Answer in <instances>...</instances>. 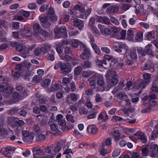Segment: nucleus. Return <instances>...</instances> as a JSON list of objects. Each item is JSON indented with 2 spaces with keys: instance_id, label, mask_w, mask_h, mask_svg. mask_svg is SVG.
I'll use <instances>...</instances> for the list:
<instances>
[{
  "instance_id": "nucleus-1",
  "label": "nucleus",
  "mask_w": 158,
  "mask_h": 158,
  "mask_svg": "<svg viewBox=\"0 0 158 158\" xmlns=\"http://www.w3.org/2000/svg\"><path fill=\"white\" fill-rule=\"evenodd\" d=\"M113 46L114 50L118 52L125 54L127 52V47L125 44L118 42L114 43Z\"/></svg>"
},
{
  "instance_id": "nucleus-2",
  "label": "nucleus",
  "mask_w": 158,
  "mask_h": 158,
  "mask_svg": "<svg viewBox=\"0 0 158 158\" xmlns=\"http://www.w3.org/2000/svg\"><path fill=\"white\" fill-rule=\"evenodd\" d=\"M56 36L57 38L65 37L67 36V32L65 27L56 28L54 29Z\"/></svg>"
},
{
  "instance_id": "nucleus-3",
  "label": "nucleus",
  "mask_w": 158,
  "mask_h": 158,
  "mask_svg": "<svg viewBox=\"0 0 158 158\" xmlns=\"http://www.w3.org/2000/svg\"><path fill=\"white\" fill-rule=\"evenodd\" d=\"M96 77L98 78L97 82V85L100 86H103L105 83L103 76L97 73H95L94 75L93 76L91 79H94Z\"/></svg>"
},
{
  "instance_id": "nucleus-4",
  "label": "nucleus",
  "mask_w": 158,
  "mask_h": 158,
  "mask_svg": "<svg viewBox=\"0 0 158 158\" xmlns=\"http://www.w3.org/2000/svg\"><path fill=\"white\" fill-rule=\"evenodd\" d=\"M53 146H48L45 148V152L46 153H48L47 156L44 157L45 158H53L54 157V153L53 152Z\"/></svg>"
},
{
  "instance_id": "nucleus-5",
  "label": "nucleus",
  "mask_w": 158,
  "mask_h": 158,
  "mask_svg": "<svg viewBox=\"0 0 158 158\" xmlns=\"http://www.w3.org/2000/svg\"><path fill=\"white\" fill-rule=\"evenodd\" d=\"M142 68L145 70L150 71L151 73L153 72L154 70V64L151 61H148L144 64Z\"/></svg>"
},
{
  "instance_id": "nucleus-6",
  "label": "nucleus",
  "mask_w": 158,
  "mask_h": 158,
  "mask_svg": "<svg viewBox=\"0 0 158 158\" xmlns=\"http://www.w3.org/2000/svg\"><path fill=\"white\" fill-rule=\"evenodd\" d=\"M134 135L138 136V138L140 139L142 143H146L147 142V137L146 136V135L143 132L138 131L134 134Z\"/></svg>"
},
{
  "instance_id": "nucleus-7",
  "label": "nucleus",
  "mask_w": 158,
  "mask_h": 158,
  "mask_svg": "<svg viewBox=\"0 0 158 158\" xmlns=\"http://www.w3.org/2000/svg\"><path fill=\"white\" fill-rule=\"evenodd\" d=\"M74 25L80 30H81L84 26V22L80 19H76L73 22Z\"/></svg>"
},
{
  "instance_id": "nucleus-8",
  "label": "nucleus",
  "mask_w": 158,
  "mask_h": 158,
  "mask_svg": "<svg viewBox=\"0 0 158 158\" xmlns=\"http://www.w3.org/2000/svg\"><path fill=\"white\" fill-rule=\"evenodd\" d=\"M33 156L34 158L37 157V156L40 155L43 152V150L39 147L34 148L32 149Z\"/></svg>"
},
{
  "instance_id": "nucleus-9",
  "label": "nucleus",
  "mask_w": 158,
  "mask_h": 158,
  "mask_svg": "<svg viewBox=\"0 0 158 158\" xmlns=\"http://www.w3.org/2000/svg\"><path fill=\"white\" fill-rule=\"evenodd\" d=\"M60 85V84L57 83L54 84H52L50 88L48 89L47 91L49 93H51L56 91L59 89Z\"/></svg>"
},
{
  "instance_id": "nucleus-10",
  "label": "nucleus",
  "mask_w": 158,
  "mask_h": 158,
  "mask_svg": "<svg viewBox=\"0 0 158 158\" xmlns=\"http://www.w3.org/2000/svg\"><path fill=\"white\" fill-rule=\"evenodd\" d=\"M89 114L87 116L88 119L94 118L96 117V115L98 113V111L96 110L93 109L89 111Z\"/></svg>"
},
{
  "instance_id": "nucleus-11",
  "label": "nucleus",
  "mask_w": 158,
  "mask_h": 158,
  "mask_svg": "<svg viewBox=\"0 0 158 158\" xmlns=\"http://www.w3.org/2000/svg\"><path fill=\"white\" fill-rule=\"evenodd\" d=\"M59 56L61 60L67 61L71 60V59H74V58L71 57L69 54H66L64 53L60 55Z\"/></svg>"
},
{
  "instance_id": "nucleus-12",
  "label": "nucleus",
  "mask_w": 158,
  "mask_h": 158,
  "mask_svg": "<svg viewBox=\"0 0 158 158\" xmlns=\"http://www.w3.org/2000/svg\"><path fill=\"white\" fill-rule=\"evenodd\" d=\"M152 45L151 44H149L145 48V49L146 50V54L150 56H153V51L151 49Z\"/></svg>"
},
{
  "instance_id": "nucleus-13",
  "label": "nucleus",
  "mask_w": 158,
  "mask_h": 158,
  "mask_svg": "<svg viewBox=\"0 0 158 158\" xmlns=\"http://www.w3.org/2000/svg\"><path fill=\"white\" fill-rule=\"evenodd\" d=\"M63 144L61 142H58L56 145L53 147V152L54 153L58 152L61 149Z\"/></svg>"
},
{
  "instance_id": "nucleus-14",
  "label": "nucleus",
  "mask_w": 158,
  "mask_h": 158,
  "mask_svg": "<svg viewBox=\"0 0 158 158\" xmlns=\"http://www.w3.org/2000/svg\"><path fill=\"white\" fill-rule=\"evenodd\" d=\"M47 18L46 17H42L40 19V22L43 24L45 25L46 27H49L51 25V23L48 20Z\"/></svg>"
},
{
  "instance_id": "nucleus-15",
  "label": "nucleus",
  "mask_w": 158,
  "mask_h": 158,
  "mask_svg": "<svg viewBox=\"0 0 158 158\" xmlns=\"http://www.w3.org/2000/svg\"><path fill=\"white\" fill-rule=\"evenodd\" d=\"M51 48V46L49 44H44L41 48L40 50L43 53H46Z\"/></svg>"
},
{
  "instance_id": "nucleus-16",
  "label": "nucleus",
  "mask_w": 158,
  "mask_h": 158,
  "mask_svg": "<svg viewBox=\"0 0 158 158\" xmlns=\"http://www.w3.org/2000/svg\"><path fill=\"white\" fill-rule=\"evenodd\" d=\"M143 81L148 84L151 82L152 78L151 75L150 74L146 73L143 75Z\"/></svg>"
},
{
  "instance_id": "nucleus-17",
  "label": "nucleus",
  "mask_w": 158,
  "mask_h": 158,
  "mask_svg": "<svg viewBox=\"0 0 158 158\" xmlns=\"http://www.w3.org/2000/svg\"><path fill=\"white\" fill-rule=\"evenodd\" d=\"M88 132H90L93 134H95L97 132L96 127L95 126H90L87 128Z\"/></svg>"
},
{
  "instance_id": "nucleus-18",
  "label": "nucleus",
  "mask_w": 158,
  "mask_h": 158,
  "mask_svg": "<svg viewBox=\"0 0 158 158\" xmlns=\"http://www.w3.org/2000/svg\"><path fill=\"white\" fill-rule=\"evenodd\" d=\"M75 10H79L81 12H83L85 11V5L82 4L76 5L74 7Z\"/></svg>"
},
{
  "instance_id": "nucleus-19",
  "label": "nucleus",
  "mask_w": 158,
  "mask_h": 158,
  "mask_svg": "<svg viewBox=\"0 0 158 158\" xmlns=\"http://www.w3.org/2000/svg\"><path fill=\"white\" fill-rule=\"evenodd\" d=\"M82 67L85 69H88L92 66V62L89 60H85L81 64Z\"/></svg>"
},
{
  "instance_id": "nucleus-20",
  "label": "nucleus",
  "mask_w": 158,
  "mask_h": 158,
  "mask_svg": "<svg viewBox=\"0 0 158 158\" xmlns=\"http://www.w3.org/2000/svg\"><path fill=\"white\" fill-rule=\"evenodd\" d=\"M100 31L103 35H108L111 33V31L109 28L101 27L100 28Z\"/></svg>"
},
{
  "instance_id": "nucleus-21",
  "label": "nucleus",
  "mask_w": 158,
  "mask_h": 158,
  "mask_svg": "<svg viewBox=\"0 0 158 158\" xmlns=\"http://www.w3.org/2000/svg\"><path fill=\"white\" fill-rule=\"evenodd\" d=\"M145 36L148 40H153L155 38L154 32L152 31L147 32L145 34Z\"/></svg>"
},
{
  "instance_id": "nucleus-22",
  "label": "nucleus",
  "mask_w": 158,
  "mask_h": 158,
  "mask_svg": "<svg viewBox=\"0 0 158 158\" xmlns=\"http://www.w3.org/2000/svg\"><path fill=\"white\" fill-rule=\"evenodd\" d=\"M8 132L6 130L3 128L0 129V137L2 138H6L7 137Z\"/></svg>"
},
{
  "instance_id": "nucleus-23",
  "label": "nucleus",
  "mask_w": 158,
  "mask_h": 158,
  "mask_svg": "<svg viewBox=\"0 0 158 158\" xmlns=\"http://www.w3.org/2000/svg\"><path fill=\"white\" fill-rule=\"evenodd\" d=\"M95 73H97L93 71H84L82 73V75L84 77H88L92 75H94Z\"/></svg>"
},
{
  "instance_id": "nucleus-24",
  "label": "nucleus",
  "mask_w": 158,
  "mask_h": 158,
  "mask_svg": "<svg viewBox=\"0 0 158 158\" xmlns=\"http://www.w3.org/2000/svg\"><path fill=\"white\" fill-rule=\"evenodd\" d=\"M113 135L114 137V140L116 142L118 141L121 139L120 134L118 131H113Z\"/></svg>"
},
{
  "instance_id": "nucleus-25",
  "label": "nucleus",
  "mask_w": 158,
  "mask_h": 158,
  "mask_svg": "<svg viewBox=\"0 0 158 158\" xmlns=\"http://www.w3.org/2000/svg\"><path fill=\"white\" fill-rule=\"evenodd\" d=\"M13 92L12 88L10 87H7L5 88L4 91L3 92V95L6 96L7 97L10 94H11Z\"/></svg>"
},
{
  "instance_id": "nucleus-26",
  "label": "nucleus",
  "mask_w": 158,
  "mask_h": 158,
  "mask_svg": "<svg viewBox=\"0 0 158 158\" xmlns=\"http://www.w3.org/2000/svg\"><path fill=\"white\" fill-rule=\"evenodd\" d=\"M107 10L109 13H115L118 11V8L114 6H111L107 9Z\"/></svg>"
},
{
  "instance_id": "nucleus-27",
  "label": "nucleus",
  "mask_w": 158,
  "mask_h": 158,
  "mask_svg": "<svg viewBox=\"0 0 158 158\" xmlns=\"http://www.w3.org/2000/svg\"><path fill=\"white\" fill-rule=\"evenodd\" d=\"M31 31L30 28L27 27H24L23 29H22L20 31V35L23 36L25 35V34L29 33Z\"/></svg>"
},
{
  "instance_id": "nucleus-28",
  "label": "nucleus",
  "mask_w": 158,
  "mask_h": 158,
  "mask_svg": "<svg viewBox=\"0 0 158 158\" xmlns=\"http://www.w3.org/2000/svg\"><path fill=\"white\" fill-rule=\"evenodd\" d=\"M82 70V67L78 66L74 69V74L76 76H78L80 74Z\"/></svg>"
},
{
  "instance_id": "nucleus-29",
  "label": "nucleus",
  "mask_w": 158,
  "mask_h": 158,
  "mask_svg": "<svg viewBox=\"0 0 158 158\" xmlns=\"http://www.w3.org/2000/svg\"><path fill=\"white\" fill-rule=\"evenodd\" d=\"M34 138V136L32 134H30V135L23 138V140L25 142L28 143H31Z\"/></svg>"
},
{
  "instance_id": "nucleus-30",
  "label": "nucleus",
  "mask_w": 158,
  "mask_h": 158,
  "mask_svg": "<svg viewBox=\"0 0 158 158\" xmlns=\"http://www.w3.org/2000/svg\"><path fill=\"white\" fill-rule=\"evenodd\" d=\"M32 69H28L26 73V74L24 76V79L25 80L28 79V77L33 75V72L32 71Z\"/></svg>"
},
{
  "instance_id": "nucleus-31",
  "label": "nucleus",
  "mask_w": 158,
  "mask_h": 158,
  "mask_svg": "<svg viewBox=\"0 0 158 158\" xmlns=\"http://www.w3.org/2000/svg\"><path fill=\"white\" fill-rule=\"evenodd\" d=\"M5 149L6 152H7V153H6L5 155V156L6 157H8L9 156H10V152L14 151L15 150L14 148H12L10 146H7L5 148Z\"/></svg>"
},
{
  "instance_id": "nucleus-32",
  "label": "nucleus",
  "mask_w": 158,
  "mask_h": 158,
  "mask_svg": "<svg viewBox=\"0 0 158 158\" xmlns=\"http://www.w3.org/2000/svg\"><path fill=\"white\" fill-rule=\"evenodd\" d=\"M71 44L72 46L75 48L77 47L79 45L81 46L82 44L80 41L76 40H73Z\"/></svg>"
},
{
  "instance_id": "nucleus-33",
  "label": "nucleus",
  "mask_w": 158,
  "mask_h": 158,
  "mask_svg": "<svg viewBox=\"0 0 158 158\" xmlns=\"http://www.w3.org/2000/svg\"><path fill=\"white\" fill-rule=\"evenodd\" d=\"M51 82V80L49 79H45L41 83V85L43 87H47L50 84Z\"/></svg>"
},
{
  "instance_id": "nucleus-34",
  "label": "nucleus",
  "mask_w": 158,
  "mask_h": 158,
  "mask_svg": "<svg viewBox=\"0 0 158 158\" xmlns=\"http://www.w3.org/2000/svg\"><path fill=\"white\" fill-rule=\"evenodd\" d=\"M18 114L21 116L25 117L27 114V111L25 108H23L22 109H20L19 111L18 112Z\"/></svg>"
},
{
  "instance_id": "nucleus-35",
  "label": "nucleus",
  "mask_w": 158,
  "mask_h": 158,
  "mask_svg": "<svg viewBox=\"0 0 158 158\" xmlns=\"http://www.w3.org/2000/svg\"><path fill=\"white\" fill-rule=\"evenodd\" d=\"M79 113L81 115H86L88 113V110L84 107H81L79 110Z\"/></svg>"
},
{
  "instance_id": "nucleus-36",
  "label": "nucleus",
  "mask_w": 158,
  "mask_h": 158,
  "mask_svg": "<svg viewBox=\"0 0 158 158\" xmlns=\"http://www.w3.org/2000/svg\"><path fill=\"white\" fill-rule=\"evenodd\" d=\"M92 33L96 36H99L100 34L97 28L95 26H92L91 28Z\"/></svg>"
},
{
  "instance_id": "nucleus-37",
  "label": "nucleus",
  "mask_w": 158,
  "mask_h": 158,
  "mask_svg": "<svg viewBox=\"0 0 158 158\" xmlns=\"http://www.w3.org/2000/svg\"><path fill=\"white\" fill-rule=\"evenodd\" d=\"M130 56L132 60L136 59L137 58L136 50H131Z\"/></svg>"
},
{
  "instance_id": "nucleus-38",
  "label": "nucleus",
  "mask_w": 158,
  "mask_h": 158,
  "mask_svg": "<svg viewBox=\"0 0 158 158\" xmlns=\"http://www.w3.org/2000/svg\"><path fill=\"white\" fill-rule=\"evenodd\" d=\"M42 80V78L40 75L35 76L33 79V81L34 83L39 82Z\"/></svg>"
},
{
  "instance_id": "nucleus-39",
  "label": "nucleus",
  "mask_w": 158,
  "mask_h": 158,
  "mask_svg": "<svg viewBox=\"0 0 158 158\" xmlns=\"http://www.w3.org/2000/svg\"><path fill=\"white\" fill-rule=\"evenodd\" d=\"M33 129L35 133L38 134L41 132V130L39 126L37 124H35L33 127Z\"/></svg>"
},
{
  "instance_id": "nucleus-40",
  "label": "nucleus",
  "mask_w": 158,
  "mask_h": 158,
  "mask_svg": "<svg viewBox=\"0 0 158 158\" xmlns=\"http://www.w3.org/2000/svg\"><path fill=\"white\" fill-rule=\"evenodd\" d=\"M45 135L42 133H40L37 135L36 139L38 141H42L45 139Z\"/></svg>"
},
{
  "instance_id": "nucleus-41",
  "label": "nucleus",
  "mask_w": 158,
  "mask_h": 158,
  "mask_svg": "<svg viewBox=\"0 0 158 158\" xmlns=\"http://www.w3.org/2000/svg\"><path fill=\"white\" fill-rule=\"evenodd\" d=\"M48 20L51 22H55L57 20V16L55 14L54 15H48Z\"/></svg>"
},
{
  "instance_id": "nucleus-42",
  "label": "nucleus",
  "mask_w": 158,
  "mask_h": 158,
  "mask_svg": "<svg viewBox=\"0 0 158 158\" xmlns=\"http://www.w3.org/2000/svg\"><path fill=\"white\" fill-rule=\"evenodd\" d=\"M117 97L120 99H126L127 98L128 96L124 93H120L117 95Z\"/></svg>"
},
{
  "instance_id": "nucleus-43",
  "label": "nucleus",
  "mask_w": 158,
  "mask_h": 158,
  "mask_svg": "<svg viewBox=\"0 0 158 158\" xmlns=\"http://www.w3.org/2000/svg\"><path fill=\"white\" fill-rule=\"evenodd\" d=\"M90 54H87L82 53L80 56L81 58L83 60L88 59L90 57Z\"/></svg>"
},
{
  "instance_id": "nucleus-44",
  "label": "nucleus",
  "mask_w": 158,
  "mask_h": 158,
  "mask_svg": "<svg viewBox=\"0 0 158 158\" xmlns=\"http://www.w3.org/2000/svg\"><path fill=\"white\" fill-rule=\"evenodd\" d=\"M81 47L82 48V47L83 48L84 52L83 53H85L87 54H90L89 49L87 48L86 46L84 44H81Z\"/></svg>"
},
{
  "instance_id": "nucleus-45",
  "label": "nucleus",
  "mask_w": 158,
  "mask_h": 158,
  "mask_svg": "<svg viewBox=\"0 0 158 158\" xmlns=\"http://www.w3.org/2000/svg\"><path fill=\"white\" fill-rule=\"evenodd\" d=\"M70 89L72 92H74L77 89V87L75 83L72 81L69 84Z\"/></svg>"
},
{
  "instance_id": "nucleus-46",
  "label": "nucleus",
  "mask_w": 158,
  "mask_h": 158,
  "mask_svg": "<svg viewBox=\"0 0 158 158\" xmlns=\"http://www.w3.org/2000/svg\"><path fill=\"white\" fill-rule=\"evenodd\" d=\"M120 152V150L119 149H115L113 152L112 154V156L114 157H117Z\"/></svg>"
},
{
  "instance_id": "nucleus-47",
  "label": "nucleus",
  "mask_w": 158,
  "mask_h": 158,
  "mask_svg": "<svg viewBox=\"0 0 158 158\" xmlns=\"http://www.w3.org/2000/svg\"><path fill=\"white\" fill-rule=\"evenodd\" d=\"M92 11V8L91 7H88L86 10L85 12L84 11V13L85 14V18L90 14Z\"/></svg>"
},
{
  "instance_id": "nucleus-48",
  "label": "nucleus",
  "mask_w": 158,
  "mask_h": 158,
  "mask_svg": "<svg viewBox=\"0 0 158 158\" xmlns=\"http://www.w3.org/2000/svg\"><path fill=\"white\" fill-rule=\"evenodd\" d=\"M142 152L143 156H146L148 155V150L147 148H144L142 149Z\"/></svg>"
},
{
  "instance_id": "nucleus-49",
  "label": "nucleus",
  "mask_w": 158,
  "mask_h": 158,
  "mask_svg": "<svg viewBox=\"0 0 158 158\" xmlns=\"http://www.w3.org/2000/svg\"><path fill=\"white\" fill-rule=\"evenodd\" d=\"M16 124L19 127H22L25 124V122L22 120H19L16 122Z\"/></svg>"
},
{
  "instance_id": "nucleus-50",
  "label": "nucleus",
  "mask_w": 158,
  "mask_h": 158,
  "mask_svg": "<svg viewBox=\"0 0 158 158\" xmlns=\"http://www.w3.org/2000/svg\"><path fill=\"white\" fill-rule=\"evenodd\" d=\"M110 19L111 22L114 24L118 25L119 24V22L116 18L113 17H111Z\"/></svg>"
},
{
  "instance_id": "nucleus-51",
  "label": "nucleus",
  "mask_w": 158,
  "mask_h": 158,
  "mask_svg": "<svg viewBox=\"0 0 158 158\" xmlns=\"http://www.w3.org/2000/svg\"><path fill=\"white\" fill-rule=\"evenodd\" d=\"M50 129L52 131H57L58 130L57 126L54 123H52L50 125Z\"/></svg>"
},
{
  "instance_id": "nucleus-52",
  "label": "nucleus",
  "mask_w": 158,
  "mask_h": 158,
  "mask_svg": "<svg viewBox=\"0 0 158 158\" xmlns=\"http://www.w3.org/2000/svg\"><path fill=\"white\" fill-rule=\"evenodd\" d=\"M107 75L108 76H111L112 78L114 77L116 75L115 72L114 71V70L112 69L108 71L107 73Z\"/></svg>"
},
{
  "instance_id": "nucleus-53",
  "label": "nucleus",
  "mask_w": 158,
  "mask_h": 158,
  "mask_svg": "<svg viewBox=\"0 0 158 158\" xmlns=\"http://www.w3.org/2000/svg\"><path fill=\"white\" fill-rule=\"evenodd\" d=\"M133 83L132 81H129L127 83L126 86L125 87V89L126 91L130 90V88L132 86Z\"/></svg>"
},
{
  "instance_id": "nucleus-54",
  "label": "nucleus",
  "mask_w": 158,
  "mask_h": 158,
  "mask_svg": "<svg viewBox=\"0 0 158 158\" xmlns=\"http://www.w3.org/2000/svg\"><path fill=\"white\" fill-rule=\"evenodd\" d=\"M66 118L68 121H70L72 123H73L75 122L74 120L73 119V116L71 114H67L66 116Z\"/></svg>"
},
{
  "instance_id": "nucleus-55",
  "label": "nucleus",
  "mask_w": 158,
  "mask_h": 158,
  "mask_svg": "<svg viewBox=\"0 0 158 158\" xmlns=\"http://www.w3.org/2000/svg\"><path fill=\"white\" fill-rule=\"evenodd\" d=\"M70 98L72 101H77V94L74 93L70 94Z\"/></svg>"
},
{
  "instance_id": "nucleus-56",
  "label": "nucleus",
  "mask_w": 158,
  "mask_h": 158,
  "mask_svg": "<svg viewBox=\"0 0 158 158\" xmlns=\"http://www.w3.org/2000/svg\"><path fill=\"white\" fill-rule=\"evenodd\" d=\"M28 7L31 10L35 9L36 7V4L35 3H32L28 4Z\"/></svg>"
},
{
  "instance_id": "nucleus-57",
  "label": "nucleus",
  "mask_w": 158,
  "mask_h": 158,
  "mask_svg": "<svg viewBox=\"0 0 158 158\" xmlns=\"http://www.w3.org/2000/svg\"><path fill=\"white\" fill-rule=\"evenodd\" d=\"M95 101L97 102H101L102 101V98L101 97L100 95L97 94H96L95 98Z\"/></svg>"
},
{
  "instance_id": "nucleus-58",
  "label": "nucleus",
  "mask_w": 158,
  "mask_h": 158,
  "mask_svg": "<svg viewBox=\"0 0 158 158\" xmlns=\"http://www.w3.org/2000/svg\"><path fill=\"white\" fill-rule=\"evenodd\" d=\"M63 7L65 8L69 7L70 5V2L68 1H66L62 4Z\"/></svg>"
},
{
  "instance_id": "nucleus-59",
  "label": "nucleus",
  "mask_w": 158,
  "mask_h": 158,
  "mask_svg": "<svg viewBox=\"0 0 158 158\" xmlns=\"http://www.w3.org/2000/svg\"><path fill=\"white\" fill-rule=\"evenodd\" d=\"M148 103L149 106H151L152 107L155 106L156 104V102L153 99H150Z\"/></svg>"
},
{
  "instance_id": "nucleus-60",
  "label": "nucleus",
  "mask_w": 158,
  "mask_h": 158,
  "mask_svg": "<svg viewBox=\"0 0 158 158\" xmlns=\"http://www.w3.org/2000/svg\"><path fill=\"white\" fill-rule=\"evenodd\" d=\"M64 53L66 54H71L72 52V51L70 49V48L68 47H66L64 48Z\"/></svg>"
},
{
  "instance_id": "nucleus-61",
  "label": "nucleus",
  "mask_w": 158,
  "mask_h": 158,
  "mask_svg": "<svg viewBox=\"0 0 158 158\" xmlns=\"http://www.w3.org/2000/svg\"><path fill=\"white\" fill-rule=\"evenodd\" d=\"M139 24L140 26L146 29L148 28L149 27V24L146 23L141 22L139 23Z\"/></svg>"
},
{
  "instance_id": "nucleus-62",
  "label": "nucleus",
  "mask_w": 158,
  "mask_h": 158,
  "mask_svg": "<svg viewBox=\"0 0 158 158\" xmlns=\"http://www.w3.org/2000/svg\"><path fill=\"white\" fill-rule=\"evenodd\" d=\"M148 84L147 83L143 81L139 84V87L141 89H143Z\"/></svg>"
},
{
  "instance_id": "nucleus-63",
  "label": "nucleus",
  "mask_w": 158,
  "mask_h": 158,
  "mask_svg": "<svg viewBox=\"0 0 158 158\" xmlns=\"http://www.w3.org/2000/svg\"><path fill=\"white\" fill-rule=\"evenodd\" d=\"M95 23V19L94 18H91L89 19V25L91 26V27L92 26H94V25Z\"/></svg>"
},
{
  "instance_id": "nucleus-64",
  "label": "nucleus",
  "mask_w": 158,
  "mask_h": 158,
  "mask_svg": "<svg viewBox=\"0 0 158 158\" xmlns=\"http://www.w3.org/2000/svg\"><path fill=\"white\" fill-rule=\"evenodd\" d=\"M151 91L154 92H158V87L156 85H153L151 88Z\"/></svg>"
}]
</instances>
